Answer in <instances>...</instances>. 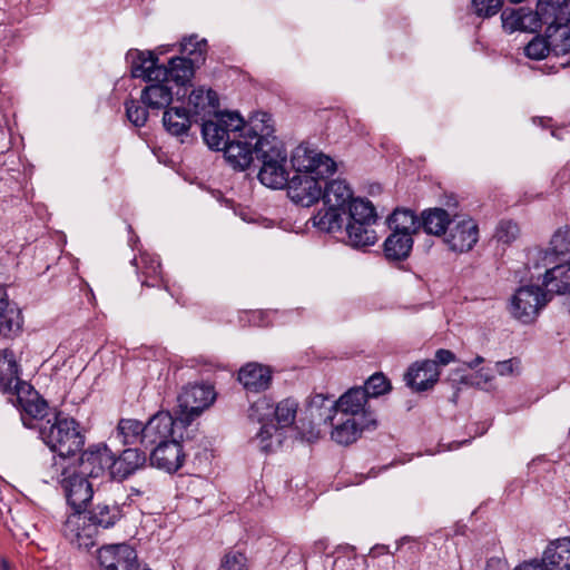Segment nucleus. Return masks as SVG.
<instances>
[{
    "label": "nucleus",
    "mask_w": 570,
    "mask_h": 570,
    "mask_svg": "<svg viewBox=\"0 0 570 570\" xmlns=\"http://www.w3.org/2000/svg\"><path fill=\"white\" fill-rule=\"evenodd\" d=\"M291 163L295 175L286 184L287 195L293 203L309 207L322 198V183L336 171V163L304 144L294 149Z\"/></svg>",
    "instance_id": "nucleus-1"
},
{
    "label": "nucleus",
    "mask_w": 570,
    "mask_h": 570,
    "mask_svg": "<svg viewBox=\"0 0 570 570\" xmlns=\"http://www.w3.org/2000/svg\"><path fill=\"white\" fill-rule=\"evenodd\" d=\"M215 118L204 120L202 135L214 150H224L225 158L235 168L245 170L253 163V140L248 121L237 112H217Z\"/></svg>",
    "instance_id": "nucleus-2"
},
{
    "label": "nucleus",
    "mask_w": 570,
    "mask_h": 570,
    "mask_svg": "<svg viewBox=\"0 0 570 570\" xmlns=\"http://www.w3.org/2000/svg\"><path fill=\"white\" fill-rule=\"evenodd\" d=\"M248 132L252 134L253 156L261 161L259 181L273 189H281L288 181L287 151L284 144L274 136L272 116L255 112L248 119Z\"/></svg>",
    "instance_id": "nucleus-3"
},
{
    "label": "nucleus",
    "mask_w": 570,
    "mask_h": 570,
    "mask_svg": "<svg viewBox=\"0 0 570 570\" xmlns=\"http://www.w3.org/2000/svg\"><path fill=\"white\" fill-rule=\"evenodd\" d=\"M126 59L130 63V72L134 78L166 80L168 83L175 85L177 100L186 96L187 86L190 85L197 68L183 57L170 58L168 66L158 65V57L154 51L129 50Z\"/></svg>",
    "instance_id": "nucleus-4"
},
{
    "label": "nucleus",
    "mask_w": 570,
    "mask_h": 570,
    "mask_svg": "<svg viewBox=\"0 0 570 570\" xmlns=\"http://www.w3.org/2000/svg\"><path fill=\"white\" fill-rule=\"evenodd\" d=\"M537 14L546 26L551 52L561 58V67L570 66V6L568 0H539Z\"/></svg>",
    "instance_id": "nucleus-5"
},
{
    "label": "nucleus",
    "mask_w": 570,
    "mask_h": 570,
    "mask_svg": "<svg viewBox=\"0 0 570 570\" xmlns=\"http://www.w3.org/2000/svg\"><path fill=\"white\" fill-rule=\"evenodd\" d=\"M87 478L77 470L76 462L67 464L63 458L55 459L42 471V481L59 484L73 510H83L92 499V485Z\"/></svg>",
    "instance_id": "nucleus-6"
},
{
    "label": "nucleus",
    "mask_w": 570,
    "mask_h": 570,
    "mask_svg": "<svg viewBox=\"0 0 570 570\" xmlns=\"http://www.w3.org/2000/svg\"><path fill=\"white\" fill-rule=\"evenodd\" d=\"M39 435L43 443L58 455L55 459H65L67 464L76 462V455L82 450L85 438L79 431L78 423L70 417L57 414L52 420L39 426Z\"/></svg>",
    "instance_id": "nucleus-7"
},
{
    "label": "nucleus",
    "mask_w": 570,
    "mask_h": 570,
    "mask_svg": "<svg viewBox=\"0 0 570 570\" xmlns=\"http://www.w3.org/2000/svg\"><path fill=\"white\" fill-rule=\"evenodd\" d=\"M550 297L541 286H520L510 299V313L523 324L532 323Z\"/></svg>",
    "instance_id": "nucleus-8"
},
{
    "label": "nucleus",
    "mask_w": 570,
    "mask_h": 570,
    "mask_svg": "<svg viewBox=\"0 0 570 570\" xmlns=\"http://www.w3.org/2000/svg\"><path fill=\"white\" fill-rule=\"evenodd\" d=\"M215 400L213 386L205 384L187 385L178 395V421L183 428L189 425Z\"/></svg>",
    "instance_id": "nucleus-9"
},
{
    "label": "nucleus",
    "mask_w": 570,
    "mask_h": 570,
    "mask_svg": "<svg viewBox=\"0 0 570 570\" xmlns=\"http://www.w3.org/2000/svg\"><path fill=\"white\" fill-rule=\"evenodd\" d=\"M559 262L570 264V227L556 230L547 249L533 248L528 253V265L535 269Z\"/></svg>",
    "instance_id": "nucleus-10"
},
{
    "label": "nucleus",
    "mask_w": 570,
    "mask_h": 570,
    "mask_svg": "<svg viewBox=\"0 0 570 570\" xmlns=\"http://www.w3.org/2000/svg\"><path fill=\"white\" fill-rule=\"evenodd\" d=\"M144 429L142 446L156 448L171 440L181 439L184 428L178 417L174 419L169 412L159 411L144 424Z\"/></svg>",
    "instance_id": "nucleus-11"
},
{
    "label": "nucleus",
    "mask_w": 570,
    "mask_h": 570,
    "mask_svg": "<svg viewBox=\"0 0 570 570\" xmlns=\"http://www.w3.org/2000/svg\"><path fill=\"white\" fill-rule=\"evenodd\" d=\"M368 401L362 387H352L335 402H331L328 412L347 417L353 416L355 420L376 425V416L371 410Z\"/></svg>",
    "instance_id": "nucleus-12"
},
{
    "label": "nucleus",
    "mask_w": 570,
    "mask_h": 570,
    "mask_svg": "<svg viewBox=\"0 0 570 570\" xmlns=\"http://www.w3.org/2000/svg\"><path fill=\"white\" fill-rule=\"evenodd\" d=\"M12 395L16 397L13 402L20 411L24 426L33 428V421H40L47 415V401L29 383H18L14 385V393Z\"/></svg>",
    "instance_id": "nucleus-13"
},
{
    "label": "nucleus",
    "mask_w": 570,
    "mask_h": 570,
    "mask_svg": "<svg viewBox=\"0 0 570 570\" xmlns=\"http://www.w3.org/2000/svg\"><path fill=\"white\" fill-rule=\"evenodd\" d=\"M65 538L79 549H90L96 543L95 523H90L82 510H73L62 527Z\"/></svg>",
    "instance_id": "nucleus-14"
},
{
    "label": "nucleus",
    "mask_w": 570,
    "mask_h": 570,
    "mask_svg": "<svg viewBox=\"0 0 570 570\" xmlns=\"http://www.w3.org/2000/svg\"><path fill=\"white\" fill-rule=\"evenodd\" d=\"M479 229L476 223L464 216H455L444 236V242L453 252H468L478 242Z\"/></svg>",
    "instance_id": "nucleus-15"
},
{
    "label": "nucleus",
    "mask_w": 570,
    "mask_h": 570,
    "mask_svg": "<svg viewBox=\"0 0 570 570\" xmlns=\"http://www.w3.org/2000/svg\"><path fill=\"white\" fill-rule=\"evenodd\" d=\"M76 466L88 478L96 479L105 474L111 478L112 452L106 445L90 448L76 458Z\"/></svg>",
    "instance_id": "nucleus-16"
},
{
    "label": "nucleus",
    "mask_w": 570,
    "mask_h": 570,
    "mask_svg": "<svg viewBox=\"0 0 570 570\" xmlns=\"http://www.w3.org/2000/svg\"><path fill=\"white\" fill-rule=\"evenodd\" d=\"M98 560L102 570H138V557L126 543L109 544L99 549Z\"/></svg>",
    "instance_id": "nucleus-17"
},
{
    "label": "nucleus",
    "mask_w": 570,
    "mask_h": 570,
    "mask_svg": "<svg viewBox=\"0 0 570 570\" xmlns=\"http://www.w3.org/2000/svg\"><path fill=\"white\" fill-rule=\"evenodd\" d=\"M324 422H330L332 426L331 439L341 445H350L356 442L364 430L376 426L366 423V421H358L353 416L337 415L333 412L325 415Z\"/></svg>",
    "instance_id": "nucleus-18"
},
{
    "label": "nucleus",
    "mask_w": 570,
    "mask_h": 570,
    "mask_svg": "<svg viewBox=\"0 0 570 570\" xmlns=\"http://www.w3.org/2000/svg\"><path fill=\"white\" fill-rule=\"evenodd\" d=\"M132 264L136 265L138 273L144 277L141 279L142 286H164V288L170 294L177 303L184 304L180 294L170 286L168 281H165L161 275V265L156 255L147 252L140 253L139 259L136 257L132 259Z\"/></svg>",
    "instance_id": "nucleus-19"
},
{
    "label": "nucleus",
    "mask_w": 570,
    "mask_h": 570,
    "mask_svg": "<svg viewBox=\"0 0 570 570\" xmlns=\"http://www.w3.org/2000/svg\"><path fill=\"white\" fill-rule=\"evenodd\" d=\"M150 464L168 473L178 471L185 461L183 445L176 440L161 444L151 450L149 455Z\"/></svg>",
    "instance_id": "nucleus-20"
},
{
    "label": "nucleus",
    "mask_w": 570,
    "mask_h": 570,
    "mask_svg": "<svg viewBox=\"0 0 570 570\" xmlns=\"http://www.w3.org/2000/svg\"><path fill=\"white\" fill-rule=\"evenodd\" d=\"M148 85L141 90L140 101L146 108L153 111H159L161 109L169 108L174 96L173 86L166 80H146Z\"/></svg>",
    "instance_id": "nucleus-21"
},
{
    "label": "nucleus",
    "mask_w": 570,
    "mask_h": 570,
    "mask_svg": "<svg viewBox=\"0 0 570 570\" xmlns=\"http://www.w3.org/2000/svg\"><path fill=\"white\" fill-rule=\"evenodd\" d=\"M439 368L432 360L414 363L405 373L406 385L414 391H426L439 380Z\"/></svg>",
    "instance_id": "nucleus-22"
},
{
    "label": "nucleus",
    "mask_w": 570,
    "mask_h": 570,
    "mask_svg": "<svg viewBox=\"0 0 570 570\" xmlns=\"http://www.w3.org/2000/svg\"><path fill=\"white\" fill-rule=\"evenodd\" d=\"M193 122L194 117L185 107L173 106L164 110V129L167 134L178 138L181 142L188 137Z\"/></svg>",
    "instance_id": "nucleus-23"
},
{
    "label": "nucleus",
    "mask_w": 570,
    "mask_h": 570,
    "mask_svg": "<svg viewBox=\"0 0 570 570\" xmlns=\"http://www.w3.org/2000/svg\"><path fill=\"white\" fill-rule=\"evenodd\" d=\"M238 381L247 392L258 393L269 387L272 370L259 363H247L238 371Z\"/></svg>",
    "instance_id": "nucleus-24"
},
{
    "label": "nucleus",
    "mask_w": 570,
    "mask_h": 570,
    "mask_svg": "<svg viewBox=\"0 0 570 570\" xmlns=\"http://www.w3.org/2000/svg\"><path fill=\"white\" fill-rule=\"evenodd\" d=\"M146 453L139 449H126L116 458L112 454L111 479L122 481L145 466Z\"/></svg>",
    "instance_id": "nucleus-25"
},
{
    "label": "nucleus",
    "mask_w": 570,
    "mask_h": 570,
    "mask_svg": "<svg viewBox=\"0 0 570 570\" xmlns=\"http://www.w3.org/2000/svg\"><path fill=\"white\" fill-rule=\"evenodd\" d=\"M322 198L324 206H332L346 214V206L352 202L353 193L345 180L334 179L323 189Z\"/></svg>",
    "instance_id": "nucleus-26"
},
{
    "label": "nucleus",
    "mask_w": 570,
    "mask_h": 570,
    "mask_svg": "<svg viewBox=\"0 0 570 570\" xmlns=\"http://www.w3.org/2000/svg\"><path fill=\"white\" fill-rule=\"evenodd\" d=\"M19 365L13 352L4 348L0 352V390L3 393L13 394L14 385L26 383L19 377Z\"/></svg>",
    "instance_id": "nucleus-27"
},
{
    "label": "nucleus",
    "mask_w": 570,
    "mask_h": 570,
    "mask_svg": "<svg viewBox=\"0 0 570 570\" xmlns=\"http://www.w3.org/2000/svg\"><path fill=\"white\" fill-rule=\"evenodd\" d=\"M542 559L550 570H570V538L551 542L544 550Z\"/></svg>",
    "instance_id": "nucleus-28"
},
{
    "label": "nucleus",
    "mask_w": 570,
    "mask_h": 570,
    "mask_svg": "<svg viewBox=\"0 0 570 570\" xmlns=\"http://www.w3.org/2000/svg\"><path fill=\"white\" fill-rule=\"evenodd\" d=\"M501 20L503 29L510 33L517 30L532 29V26L537 27V22H540L537 12L532 13L524 8L504 9Z\"/></svg>",
    "instance_id": "nucleus-29"
},
{
    "label": "nucleus",
    "mask_w": 570,
    "mask_h": 570,
    "mask_svg": "<svg viewBox=\"0 0 570 570\" xmlns=\"http://www.w3.org/2000/svg\"><path fill=\"white\" fill-rule=\"evenodd\" d=\"M188 104L193 107V117H204L206 115L216 114L219 100L216 91L198 87L190 92Z\"/></svg>",
    "instance_id": "nucleus-30"
},
{
    "label": "nucleus",
    "mask_w": 570,
    "mask_h": 570,
    "mask_svg": "<svg viewBox=\"0 0 570 570\" xmlns=\"http://www.w3.org/2000/svg\"><path fill=\"white\" fill-rule=\"evenodd\" d=\"M21 327L20 311L10 306L6 292L0 287V336L10 337Z\"/></svg>",
    "instance_id": "nucleus-31"
},
{
    "label": "nucleus",
    "mask_w": 570,
    "mask_h": 570,
    "mask_svg": "<svg viewBox=\"0 0 570 570\" xmlns=\"http://www.w3.org/2000/svg\"><path fill=\"white\" fill-rule=\"evenodd\" d=\"M452 219L449 213L442 208H432L422 213L420 226L424 232L434 236H445Z\"/></svg>",
    "instance_id": "nucleus-32"
},
{
    "label": "nucleus",
    "mask_w": 570,
    "mask_h": 570,
    "mask_svg": "<svg viewBox=\"0 0 570 570\" xmlns=\"http://www.w3.org/2000/svg\"><path fill=\"white\" fill-rule=\"evenodd\" d=\"M413 238L410 234L392 232L384 242V254L390 261L405 259L412 249Z\"/></svg>",
    "instance_id": "nucleus-33"
},
{
    "label": "nucleus",
    "mask_w": 570,
    "mask_h": 570,
    "mask_svg": "<svg viewBox=\"0 0 570 570\" xmlns=\"http://www.w3.org/2000/svg\"><path fill=\"white\" fill-rule=\"evenodd\" d=\"M121 518V509L116 503H98L89 512L88 519L90 523H95L96 533L98 529H108Z\"/></svg>",
    "instance_id": "nucleus-34"
},
{
    "label": "nucleus",
    "mask_w": 570,
    "mask_h": 570,
    "mask_svg": "<svg viewBox=\"0 0 570 570\" xmlns=\"http://www.w3.org/2000/svg\"><path fill=\"white\" fill-rule=\"evenodd\" d=\"M389 227L392 232L410 234L413 236L420 227V220L415 213L411 209L396 208L387 219Z\"/></svg>",
    "instance_id": "nucleus-35"
},
{
    "label": "nucleus",
    "mask_w": 570,
    "mask_h": 570,
    "mask_svg": "<svg viewBox=\"0 0 570 570\" xmlns=\"http://www.w3.org/2000/svg\"><path fill=\"white\" fill-rule=\"evenodd\" d=\"M144 424L135 419H121L114 436L124 445H142Z\"/></svg>",
    "instance_id": "nucleus-36"
},
{
    "label": "nucleus",
    "mask_w": 570,
    "mask_h": 570,
    "mask_svg": "<svg viewBox=\"0 0 570 570\" xmlns=\"http://www.w3.org/2000/svg\"><path fill=\"white\" fill-rule=\"evenodd\" d=\"M346 214H348L347 223L374 225L377 218L373 204L362 198H353L346 206Z\"/></svg>",
    "instance_id": "nucleus-37"
},
{
    "label": "nucleus",
    "mask_w": 570,
    "mask_h": 570,
    "mask_svg": "<svg viewBox=\"0 0 570 570\" xmlns=\"http://www.w3.org/2000/svg\"><path fill=\"white\" fill-rule=\"evenodd\" d=\"M343 213L332 206H324L311 218L314 227L324 233L341 230L343 225Z\"/></svg>",
    "instance_id": "nucleus-38"
},
{
    "label": "nucleus",
    "mask_w": 570,
    "mask_h": 570,
    "mask_svg": "<svg viewBox=\"0 0 570 570\" xmlns=\"http://www.w3.org/2000/svg\"><path fill=\"white\" fill-rule=\"evenodd\" d=\"M373 225L347 223L346 234L348 244L355 248L372 246L377 240V235L372 228Z\"/></svg>",
    "instance_id": "nucleus-39"
},
{
    "label": "nucleus",
    "mask_w": 570,
    "mask_h": 570,
    "mask_svg": "<svg viewBox=\"0 0 570 570\" xmlns=\"http://www.w3.org/2000/svg\"><path fill=\"white\" fill-rule=\"evenodd\" d=\"M206 40H197L196 36L185 38L180 42V52L184 55L183 58H187L195 66H199L205 61L206 53Z\"/></svg>",
    "instance_id": "nucleus-40"
},
{
    "label": "nucleus",
    "mask_w": 570,
    "mask_h": 570,
    "mask_svg": "<svg viewBox=\"0 0 570 570\" xmlns=\"http://www.w3.org/2000/svg\"><path fill=\"white\" fill-rule=\"evenodd\" d=\"M298 404L293 399H285L274 406L272 416L275 417L279 428L292 425L296 417Z\"/></svg>",
    "instance_id": "nucleus-41"
},
{
    "label": "nucleus",
    "mask_w": 570,
    "mask_h": 570,
    "mask_svg": "<svg viewBox=\"0 0 570 570\" xmlns=\"http://www.w3.org/2000/svg\"><path fill=\"white\" fill-rule=\"evenodd\" d=\"M362 390L370 400L387 393L391 390V384L382 373H375L368 377Z\"/></svg>",
    "instance_id": "nucleus-42"
},
{
    "label": "nucleus",
    "mask_w": 570,
    "mask_h": 570,
    "mask_svg": "<svg viewBox=\"0 0 570 570\" xmlns=\"http://www.w3.org/2000/svg\"><path fill=\"white\" fill-rule=\"evenodd\" d=\"M551 52L548 37H534L525 47L524 53L528 58L541 60Z\"/></svg>",
    "instance_id": "nucleus-43"
},
{
    "label": "nucleus",
    "mask_w": 570,
    "mask_h": 570,
    "mask_svg": "<svg viewBox=\"0 0 570 570\" xmlns=\"http://www.w3.org/2000/svg\"><path fill=\"white\" fill-rule=\"evenodd\" d=\"M126 116L136 127H142L148 120V108L140 106L138 100L129 99L125 102Z\"/></svg>",
    "instance_id": "nucleus-44"
},
{
    "label": "nucleus",
    "mask_w": 570,
    "mask_h": 570,
    "mask_svg": "<svg viewBox=\"0 0 570 570\" xmlns=\"http://www.w3.org/2000/svg\"><path fill=\"white\" fill-rule=\"evenodd\" d=\"M273 410V401L266 396H263L250 405L249 417L256 420L259 423H263L272 416Z\"/></svg>",
    "instance_id": "nucleus-45"
},
{
    "label": "nucleus",
    "mask_w": 570,
    "mask_h": 570,
    "mask_svg": "<svg viewBox=\"0 0 570 570\" xmlns=\"http://www.w3.org/2000/svg\"><path fill=\"white\" fill-rule=\"evenodd\" d=\"M218 570H248L246 556L237 550H230L223 557Z\"/></svg>",
    "instance_id": "nucleus-46"
},
{
    "label": "nucleus",
    "mask_w": 570,
    "mask_h": 570,
    "mask_svg": "<svg viewBox=\"0 0 570 570\" xmlns=\"http://www.w3.org/2000/svg\"><path fill=\"white\" fill-rule=\"evenodd\" d=\"M519 236V227L511 220H502L495 229V238L498 242L509 245Z\"/></svg>",
    "instance_id": "nucleus-47"
},
{
    "label": "nucleus",
    "mask_w": 570,
    "mask_h": 570,
    "mask_svg": "<svg viewBox=\"0 0 570 570\" xmlns=\"http://www.w3.org/2000/svg\"><path fill=\"white\" fill-rule=\"evenodd\" d=\"M278 428L272 423L263 422L259 432L256 434L259 441L261 449L264 452L274 451V444L272 439L277 434Z\"/></svg>",
    "instance_id": "nucleus-48"
},
{
    "label": "nucleus",
    "mask_w": 570,
    "mask_h": 570,
    "mask_svg": "<svg viewBox=\"0 0 570 570\" xmlns=\"http://www.w3.org/2000/svg\"><path fill=\"white\" fill-rule=\"evenodd\" d=\"M472 7L479 17L489 18L499 12L501 0H472Z\"/></svg>",
    "instance_id": "nucleus-49"
},
{
    "label": "nucleus",
    "mask_w": 570,
    "mask_h": 570,
    "mask_svg": "<svg viewBox=\"0 0 570 570\" xmlns=\"http://www.w3.org/2000/svg\"><path fill=\"white\" fill-rule=\"evenodd\" d=\"M331 402H334L330 397L323 395V394H315L311 397L308 403V410L311 412L312 416L318 415L320 417L323 416L322 409H325L328 412V407L331 406Z\"/></svg>",
    "instance_id": "nucleus-50"
},
{
    "label": "nucleus",
    "mask_w": 570,
    "mask_h": 570,
    "mask_svg": "<svg viewBox=\"0 0 570 570\" xmlns=\"http://www.w3.org/2000/svg\"><path fill=\"white\" fill-rule=\"evenodd\" d=\"M518 363L519 362L515 358L497 362L495 371L501 376L512 375L518 367Z\"/></svg>",
    "instance_id": "nucleus-51"
},
{
    "label": "nucleus",
    "mask_w": 570,
    "mask_h": 570,
    "mask_svg": "<svg viewBox=\"0 0 570 570\" xmlns=\"http://www.w3.org/2000/svg\"><path fill=\"white\" fill-rule=\"evenodd\" d=\"M454 358H455V356L451 351L440 348L436 351L435 360L433 362H435L436 365L438 364L446 365V364L451 363L452 361H454Z\"/></svg>",
    "instance_id": "nucleus-52"
},
{
    "label": "nucleus",
    "mask_w": 570,
    "mask_h": 570,
    "mask_svg": "<svg viewBox=\"0 0 570 570\" xmlns=\"http://www.w3.org/2000/svg\"><path fill=\"white\" fill-rule=\"evenodd\" d=\"M514 570H550L543 559L541 561L533 560L530 562H524L517 567Z\"/></svg>",
    "instance_id": "nucleus-53"
},
{
    "label": "nucleus",
    "mask_w": 570,
    "mask_h": 570,
    "mask_svg": "<svg viewBox=\"0 0 570 570\" xmlns=\"http://www.w3.org/2000/svg\"><path fill=\"white\" fill-rule=\"evenodd\" d=\"M475 380L476 381H472L471 384L472 385H476V386H481L482 383H488L492 380V374H491V371H488L485 368H482L476 375H475Z\"/></svg>",
    "instance_id": "nucleus-54"
},
{
    "label": "nucleus",
    "mask_w": 570,
    "mask_h": 570,
    "mask_svg": "<svg viewBox=\"0 0 570 570\" xmlns=\"http://www.w3.org/2000/svg\"><path fill=\"white\" fill-rule=\"evenodd\" d=\"M385 553H390L389 548L386 546H375L371 549L370 552L372 557H380Z\"/></svg>",
    "instance_id": "nucleus-55"
},
{
    "label": "nucleus",
    "mask_w": 570,
    "mask_h": 570,
    "mask_svg": "<svg viewBox=\"0 0 570 570\" xmlns=\"http://www.w3.org/2000/svg\"><path fill=\"white\" fill-rule=\"evenodd\" d=\"M484 362V358L480 355L475 356L471 361H464L463 364L466 365L469 368H476L480 364Z\"/></svg>",
    "instance_id": "nucleus-56"
},
{
    "label": "nucleus",
    "mask_w": 570,
    "mask_h": 570,
    "mask_svg": "<svg viewBox=\"0 0 570 570\" xmlns=\"http://www.w3.org/2000/svg\"><path fill=\"white\" fill-rule=\"evenodd\" d=\"M10 569H11L10 563L6 559H2L1 560V570H10Z\"/></svg>",
    "instance_id": "nucleus-57"
},
{
    "label": "nucleus",
    "mask_w": 570,
    "mask_h": 570,
    "mask_svg": "<svg viewBox=\"0 0 570 570\" xmlns=\"http://www.w3.org/2000/svg\"><path fill=\"white\" fill-rule=\"evenodd\" d=\"M165 51H166V50H165V46H161V47H158V48H157V52H158L159 55H163Z\"/></svg>",
    "instance_id": "nucleus-58"
},
{
    "label": "nucleus",
    "mask_w": 570,
    "mask_h": 570,
    "mask_svg": "<svg viewBox=\"0 0 570 570\" xmlns=\"http://www.w3.org/2000/svg\"><path fill=\"white\" fill-rule=\"evenodd\" d=\"M551 135H552L553 137H557V138L561 139V136L558 134V130H552V131H551Z\"/></svg>",
    "instance_id": "nucleus-59"
},
{
    "label": "nucleus",
    "mask_w": 570,
    "mask_h": 570,
    "mask_svg": "<svg viewBox=\"0 0 570 570\" xmlns=\"http://www.w3.org/2000/svg\"><path fill=\"white\" fill-rule=\"evenodd\" d=\"M404 540H405V539H402V540L397 543L396 549H400V548H401V546L403 544V541H404Z\"/></svg>",
    "instance_id": "nucleus-60"
},
{
    "label": "nucleus",
    "mask_w": 570,
    "mask_h": 570,
    "mask_svg": "<svg viewBox=\"0 0 570 570\" xmlns=\"http://www.w3.org/2000/svg\"><path fill=\"white\" fill-rule=\"evenodd\" d=\"M472 381H476V380H475V376H474V377H471L470 380H465V383H471Z\"/></svg>",
    "instance_id": "nucleus-61"
},
{
    "label": "nucleus",
    "mask_w": 570,
    "mask_h": 570,
    "mask_svg": "<svg viewBox=\"0 0 570 570\" xmlns=\"http://www.w3.org/2000/svg\"><path fill=\"white\" fill-rule=\"evenodd\" d=\"M544 120L542 118L539 119V124L543 125Z\"/></svg>",
    "instance_id": "nucleus-62"
},
{
    "label": "nucleus",
    "mask_w": 570,
    "mask_h": 570,
    "mask_svg": "<svg viewBox=\"0 0 570 570\" xmlns=\"http://www.w3.org/2000/svg\"><path fill=\"white\" fill-rule=\"evenodd\" d=\"M281 436H277V444H281Z\"/></svg>",
    "instance_id": "nucleus-63"
}]
</instances>
